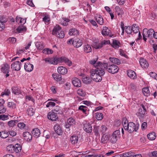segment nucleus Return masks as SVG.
Listing matches in <instances>:
<instances>
[{
	"mask_svg": "<svg viewBox=\"0 0 157 157\" xmlns=\"http://www.w3.org/2000/svg\"><path fill=\"white\" fill-rule=\"evenodd\" d=\"M95 65V68L92 69L90 71V77L94 81L98 82H101L103 76L105 73V69L107 67V63H99Z\"/></svg>",
	"mask_w": 157,
	"mask_h": 157,
	"instance_id": "obj_1",
	"label": "nucleus"
},
{
	"mask_svg": "<svg viewBox=\"0 0 157 157\" xmlns=\"http://www.w3.org/2000/svg\"><path fill=\"white\" fill-rule=\"evenodd\" d=\"M122 125L124 129L128 131L130 133L134 131H137L139 127L138 123L136 125L132 122H130L128 123L127 120L122 123Z\"/></svg>",
	"mask_w": 157,
	"mask_h": 157,
	"instance_id": "obj_2",
	"label": "nucleus"
},
{
	"mask_svg": "<svg viewBox=\"0 0 157 157\" xmlns=\"http://www.w3.org/2000/svg\"><path fill=\"white\" fill-rule=\"evenodd\" d=\"M58 62H64L67 65L70 66L72 64L71 61L65 57H61L60 58H51V62L50 64H57Z\"/></svg>",
	"mask_w": 157,
	"mask_h": 157,
	"instance_id": "obj_3",
	"label": "nucleus"
},
{
	"mask_svg": "<svg viewBox=\"0 0 157 157\" xmlns=\"http://www.w3.org/2000/svg\"><path fill=\"white\" fill-rule=\"evenodd\" d=\"M52 34L55 35L57 37L60 38H63L64 36L63 32L61 30V28L58 25H56L52 31Z\"/></svg>",
	"mask_w": 157,
	"mask_h": 157,
	"instance_id": "obj_4",
	"label": "nucleus"
},
{
	"mask_svg": "<svg viewBox=\"0 0 157 157\" xmlns=\"http://www.w3.org/2000/svg\"><path fill=\"white\" fill-rule=\"evenodd\" d=\"M120 132L119 130L115 131L109 137V141L112 144L115 143L120 138Z\"/></svg>",
	"mask_w": 157,
	"mask_h": 157,
	"instance_id": "obj_5",
	"label": "nucleus"
},
{
	"mask_svg": "<svg viewBox=\"0 0 157 157\" xmlns=\"http://www.w3.org/2000/svg\"><path fill=\"white\" fill-rule=\"evenodd\" d=\"M154 32V30L152 29H150L148 30L147 29H144L143 30V36L144 40L146 41L147 40L146 37H151L153 33Z\"/></svg>",
	"mask_w": 157,
	"mask_h": 157,
	"instance_id": "obj_6",
	"label": "nucleus"
},
{
	"mask_svg": "<svg viewBox=\"0 0 157 157\" xmlns=\"http://www.w3.org/2000/svg\"><path fill=\"white\" fill-rule=\"evenodd\" d=\"M106 66V69H107V71L109 73L114 74L118 71L119 68L115 64H112L110 65L107 63V65Z\"/></svg>",
	"mask_w": 157,
	"mask_h": 157,
	"instance_id": "obj_7",
	"label": "nucleus"
},
{
	"mask_svg": "<svg viewBox=\"0 0 157 157\" xmlns=\"http://www.w3.org/2000/svg\"><path fill=\"white\" fill-rule=\"evenodd\" d=\"M75 121L73 118L71 117L68 119L65 125V127L66 128V131H69L70 130V126L75 125Z\"/></svg>",
	"mask_w": 157,
	"mask_h": 157,
	"instance_id": "obj_8",
	"label": "nucleus"
},
{
	"mask_svg": "<svg viewBox=\"0 0 157 157\" xmlns=\"http://www.w3.org/2000/svg\"><path fill=\"white\" fill-rule=\"evenodd\" d=\"M21 63L20 62L16 61L14 62L11 65V68L16 71H18L21 69Z\"/></svg>",
	"mask_w": 157,
	"mask_h": 157,
	"instance_id": "obj_9",
	"label": "nucleus"
},
{
	"mask_svg": "<svg viewBox=\"0 0 157 157\" xmlns=\"http://www.w3.org/2000/svg\"><path fill=\"white\" fill-rule=\"evenodd\" d=\"M47 117L48 119L52 121H56L58 118L57 115L52 111L48 113Z\"/></svg>",
	"mask_w": 157,
	"mask_h": 157,
	"instance_id": "obj_10",
	"label": "nucleus"
},
{
	"mask_svg": "<svg viewBox=\"0 0 157 157\" xmlns=\"http://www.w3.org/2000/svg\"><path fill=\"white\" fill-rule=\"evenodd\" d=\"M110 32V31L108 27L105 26L103 27V29L101 31V33L103 36H109L110 37H112L113 35L111 34Z\"/></svg>",
	"mask_w": 157,
	"mask_h": 157,
	"instance_id": "obj_11",
	"label": "nucleus"
},
{
	"mask_svg": "<svg viewBox=\"0 0 157 157\" xmlns=\"http://www.w3.org/2000/svg\"><path fill=\"white\" fill-rule=\"evenodd\" d=\"M83 129L86 132L90 133L92 131V126L89 123L86 122L83 124Z\"/></svg>",
	"mask_w": 157,
	"mask_h": 157,
	"instance_id": "obj_12",
	"label": "nucleus"
},
{
	"mask_svg": "<svg viewBox=\"0 0 157 157\" xmlns=\"http://www.w3.org/2000/svg\"><path fill=\"white\" fill-rule=\"evenodd\" d=\"M82 40L78 38H76L74 39V46L76 48H78L81 47L82 44Z\"/></svg>",
	"mask_w": 157,
	"mask_h": 157,
	"instance_id": "obj_13",
	"label": "nucleus"
},
{
	"mask_svg": "<svg viewBox=\"0 0 157 157\" xmlns=\"http://www.w3.org/2000/svg\"><path fill=\"white\" fill-rule=\"evenodd\" d=\"M10 67L7 63L2 64L1 68L2 71L4 73H8L10 71Z\"/></svg>",
	"mask_w": 157,
	"mask_h": 157,
	"instance_id": "obj_14",
	"label": "nucleus"
},
{
	"mask_svg": "<svg viewBox=\"0 0 157 157\" xmlns=\"http://www.w3.org/2000/svg\"><path fill=\"white\" fill-rule=\"evenodd\" d=\"M72 83L76 87H79L81 86V81L76 78H74L72 79Z\"/></svg>",
	"mask_w": 157,
	"mask_h": 157,
	"instance_id": "obj_15",
	"label": "nucleus"
},
{
	"mask_svg": "<svg viewBox=\"0 0 157 157\" xmlns=\"http://www.w3.org/2000/svg\"><path fill=\"white\" fill-rule=\"evenodd\" d=\"M139 62L140 66L142 68H147L149 66L148 63L144 58H140Z\"/></svg>",
	"mask_w": 157,
	"mask_h": 157,
	"instance_id": "obj_16",
	"label": "nucleus"
},
{
	"mask_svg": "<svg viewBox=\"0 0 157 157\" xmlns=\"http://www.w3.org/2000/svg\"><path fill=\"white\" fill-rule=\"evenodd\" d=\"M54 129L56 132L59 135L62 134L63 131L60 125L58 124H55L54 127Z\"/></svg>",
	"mask_w": 157,
	"mask_h": 157,
	"instance_id": "obj_17",
	"label": "nucleus"
},
{
	"mask_svg": "<svg viewBox=\"0 0 157 157\" xmlns=\"http://www.w3.org/2000/svg\"><path fill=\"white\" fill-rule=\"evenodd\" d=\"M33 65L31 64L29 62H27L25 63L24 68L25 70L28 72L32 71L33 69Z\"/></svg>",
	"mask_w": 157,
	"mask_h": 157,
	"instance_id": "obj_18",
	"label": "nucleus"
},
{
	"mask_svg": "<svg viewBox=\"0 0 157 157\" xmlns=\"http://www.w3.org/2000/svg\"><path fill=\"white\" fill-rule=\"evenodd\" d=\"M58 73L61 75H65L67 72V69L63 66H60L58 67L57 68Z\"/></svg>",
	"mask_w": 157,
	"mask_h": 157,
	"instance_id": "obj_19",
	"label": "nucleus"
},
{
	"mask_svg": "<svg viewBox=\"0 0 157 157\" xmlns=\"http://www.w3.org/2000/svg\"><path fill=\"white\" fill-rule=\"evenodd\" d=\"M24 139L28 141H30L32 139L31 135L28 132H25L23 134Z\"/></svg>",
	"mask_w": 157,
	"mask_h": 157,
	"instance_id": "obj_20",
	"label": "nucleus"
},
{
	"mask_svg": "<svg viewBox=\"0 0 157 157\" xmlns=\"http://www.w3.org/2000/svg\"><path fill=\"white\" fill-rule=\"evenodd\" d=\"M32 133L33 137L38 138L40 135V130L37 128H35L32 130Z\"/></svg>",
	"mask_w": 157,
	"mask_h": 157,
	"instance_id": "obj_21",
	"label": "nucleus"
},
{
	"mask_svg": "<svg viewBox=\"0 0 157 157\" xmlns=\"http://www.w3.org/2000/svg\"><path fill=\"white\" fill-rule=\"evenodd\" d=\"M127 75L130 78L135 79L136 78V75L135 71L131 70L127 71Z\"/></svg>",
	"mask_w": 157,
	"mask_h": 157,
	"instance_id": "obj_22",
	"label": "nucleus"
},
{
	"mask_svg": "<svg viewBox=\"0 0 157 157\" xmlns=\"http://www.w3.org/2000/svg\"><path fill=\"white\" fill-rule=\"evenodd\" d=\"M4 102V100L3 99H0V114L4 113L6 111V108L3 106Z\"/></svg>",
	"mask_w": 157,
	"mask_h": 157,
	"instance_id": "obj_23",
	"label": "nucleus"
},
{
	"mask_svg": "<svg viewBox=\"0 0 157 157\" xmlns=\"http://www.w3.org/2000/svg\"><path fill=\"white\" fill-rule=\"evenodd\" d=\"M109 135L105 134L102 136L101 138V142L104 144L106 143L109 140Z\"/></svg>",
	"mask_w": 157,
	"mask_h": 157,
	"instance_id": "obj_24",
	"label": "nucleus"
},
{
	"mask_svg": "<svg viewBox=\"0 0 157 157\" xmlns=\"http://www.w3.org/2000/svg\"><path fill=\"white\" fill-rule=\"evenodd\" d=\"M145 113V111H143L141 108H140L136 114L138 117H139L140 118L142 119L144 117Z\"/></svg>",
	"mask_w": 157,
	"mask_h": 157,
	"instance_id": "obj_25",
	"label": "nucleus"
},
{
	"mask_svg": "<svg viewBox=\"0 0 157 157\" xmlns=\"http://www.w3.org/2000/svg\"><path fill=\"white\" fill-rule=\"evenodd\" d=\"M95 18L98 24L101 25H103L104 21L102 16L98 15L96 16Z\"/></svg>",
	"mask_w": 157,
	"mask_h": 157,
	"instance_id": "obj_26",
	"label": "nucleus"
},
{
	"mask_svg": "<svg viewBox=\"0 0 157 157\" xmlns=\"http://www.w3.org/2000/svg\"><path fill=\"white\" fill-rule=\"evenodd\" d=\"M78 141V137L76 135H73L70 138V141L72 144H76Z\"/></svg>",
	"mask_w": 157,
	"mask_h": 157,
	"instance_id": "obj_27",
	"label": "nucleus"
},
{
	"mask_svg": "<svg viewBox=\"0 0 157 157\" xmlns=\"http://www.w3.org/2000/svg\"><path fill=\"white\" fill-rule=\"evenodd\" d=\"M69 34L70 36H77L79 34L78 30L75 29H70L69 31Z\"/></svg>",
	"mask_w": 157,
	"mask_h": 157,
	"instance_id": "obj_28",
	"label": "nucleus"
},
{
	"mask_svg": "<svg viewBox=\"0 0 157 157\" xmlns=\"http://www.w3.org/2000/svg\"><path fill=\"white\" fill-rule=\"evenodd\" d=\"M109 59L113 63L119 65L121 63L120 61L118 58L115 57H110Z\"/></svg>",
	"mask_w": 157,
	"mask_h": 157,
	"instance_id": "obj_29",
	"label": "nucleus"
},
{
	"mask_svg": "<svg viewBox=\"0 0 157 157\" xmlns=\"http://www.w3.org/2000/svg\"><path fill=\"white\" fill-rule=\"evenodd\" d=\"M26 30V27L23 26H19L16 29V30L18 33H22L25 32Z\"/></svg>",
	"mask_w": 157,
	"mask_h": 157,
	"instance_id": "obj_30",
	"label": "nucleus"
},
{
	"mask_svg": "<svg viewBox=\"0 0 157 157\" xmlns=\"http://www.w3.org/2000/svg\"><path fill=\"white\" fill-rule=\"evenodd\" d=\"M93 131L95 135L96 136L100 135V127L99 126H95L93 130Z\"/></svg>",
	"mask_w": 157,
	"mask_h": 157,
	"instance_id": "obj_31",
	"label": "nucleus"
},
{
	"mask_svg": "<svg viewBox=\"0 0 157 157\" xmlns=\"http://www.w3.org/2000/svg\"><path fill=\"white\" fill-rule=\"evenodd\" d=\"M84 52L86 53L90 52L92 51V48L88 44L84 45Z\"/></svg>",
	"mask_w": 157,
	"mask_h": 157,
	"instance_id": "obj_32",
	"label": "nucleus"
},
{
	"mask_svg": "<svg viewBox=\"0 0 157 157\" xmlns=\"http://www.w3.org/2000/svg\"><path fill=\"white\" fill-rule=\"evenodd\" d=\"M147 137L148 139L150 140H154L156 138V135L154 132H152L148 134Z\"/></svg>",
	"mask_w": 157,
	"mask_h": 157,
	"instance_id": "obj_33",
	"label": "nucleus"
},
{
	"mask_svg": "<svg viewBox=\"0 0 157 157\" xmlns=\"http://www.w3.org/2000/svg\"><path fill=\"white\" fill-rule=\"evenodd\" d=\"M52 111L53 112L57 115L58 114H61L62 113V111L61 110L60 107L58 106H56L54 108V109L52 110Z\"/></svg>",
	"mask_w": 157,
	"mask_h": 157,
	"instance_id": "obj_34",
	"label": "nucleus"
},
{
	"mask_svg": "<svg viewBox=\"0 0 157 157\" xmlns=\"http://www.w3.org/2000/svg\"><path fill=\"white\" fill-rule=\"evenodd\" d=\"M95 114V115L96 118L98 120H101L103 117V116L102 113L100 112H97Z\"/></svg>",
	"mask_w": 157,
	"mask_h": 157,
	"instance_id": "obj_35",
	"label": "nucleus"
},
{
	"mask_svg": "<svg viewBox=\"0 0 157 157\" xmlns=\"http://www.w3.org/2000/svg\"><path fill=\"white\" fill-rule=\"evenodd\" d=\"M52 76L54 79L57 81H59L62 80V76L57 74H53Z\"/></svg>",
	"mask_w": 157,
	"mask_h": 157,
	"instance_id": "obj_36",
	"label": "nucleus"
},
{
	"mask_svg": "<svg viewBox=\"0 0 157 157\" xmlns=\"http://www.w3.org/2000/svg\"><path fill=\"white\" fill-rule=\"evenodd\" d=\"M37 48L39 50H42L44 47L43 44L40 42H37L35 44Z\"/></svg>",
	"mask_w": 157,
	"mask_h": 157,
	"instance_id": "obj_37",
	"label": "nucleus"
},
{
	"mask_svg": "<svg viewBox=\"0 0 157 157\" xmlns=\"http://www.w3.org/2000/svg\"><path fill=\"white\" fill-rule=\"evenodd\" d=\"M14 145L13 144L9 145L7 147V150L10 153H12L14 152Z\"/></svg>",
	"mask_w": 157,
	"mask_h": 157,
	"instance_id": "obj_38",
	"label": "nucleus"
},
{
	"mask_svg": "<svg viewBox=\"0 0 157 157\" xmlns=\"http://www.w3.org/2000/svg\"><path fill=\"white\" fill-rule=\"evenodd\" d=\"M12 90V93L16 95H18L21 93L20 90L17 87H13Z\"/></svg>",
	"mask_w": 157,
	"mask_h": 157,
	"instance_id": "obj_39",
	"label": "nucleus"
},
{
	"mask_svg": "<svg viewBox=\"0 0 157 157\" xmlns=\"http://www.w3.org/2000/svg\"><path fill=\"white\" fill-rule=\"evenodd\" d=\"M132 31L134 33H136L139 31V28L136 24H134L132 25Z\"/></svg>",
	"mask_w": 157,
	"mask_h": 157,
	"instance_id": "obj_40",
	"label": "nucleus"
},
{
	"mask_svg": "<svg viewBox=\"0 0 157 157\" xmlns=\"http://www.w3.org/2000/svg\"><path fill=\"white\" fill-rule=\"evenodd\" d=\"M14 152L18 153L20 152L21 149V145L18 144H16L14 145Z\"/></svg>",
	"mask_w": 157,
	"mask_h": 157,
	"instance_id": "obj_41",
	"label": "nucleus"
},
{
	"mask_svg": "<svg viewBox=\"0 0 157 157\" xmlns=\"http://www.w3.org/2000/svg\"><path fill=\"white\" fill-rule=\"evenodd\" d=\"M34 113V110L32 107H30L27 110V113L28 115L31 116H33Z\"/></svg>",
	"mask_w": 157,
	"mask_h": 157,
	"instance_id": "obj_42",
	"label": "nucleus"
},
{
	"mask_svg": "<svg viewBox=\"0 0 157 157\" xmlns=\"http://www.w3.org/2000/svg\"><path fill=\"white\" fill-rule=\"evenodd\" d=\"M42 52L44 54L49 55L52 54L53 51L52 49L48 48H46L43 50Z\"/></svg>",
	"mask_w": 157,
	"mask_h": 157,
	"instance_id": "obj_43",
	"label": "nucleus"
},
{
	"mask_svg": "<svg viewBox=\"0 0 157 157\" xmlns=\"http://www.w3.org/2000/svg\"><path fill=\"white\" fill-rule=\"evenodd\" d=\"M120 42L117 40H113V47L116 48H118L119 47V44H120Z\"/></svg>",
	"mask_w": 157,
	"mask_h": 157,
	"instance_id": "obj_44",
	"label": "nucleus"
},
{
	"mask_svg": "<svg viewBox=\"0 0 157 157\" xmlns=\"http://www.w3.org/2000/svg\"><path fill=\"white\" fill-rule=\"evenodd\" d=\"M18 123L17 120H11L9 121L8 123V125L10 127H13Z\"/></svg>",
	"mask_w": 157,
	"mask_h": 157,
	"instance_id": "obj_45",
	"label": "nucleus"
},
{
	"mask_svg": "<svg viewBox=\"0 0 157 157\" xmlns=\"http://www.w3.org/2000/svg\"><path fill=\"white\" fill-rule=\"evenodd\" d=\"M142 91L144 95L146 96H148L149 95V90L148 88L147 87L143 88Z\"/></svg>",
	"mask_w": 157,
	"mask_h": 157,
	"instance_id": "obj_46",
	"label": "nucleus"
},
{
	"mask_svg": "<svg viewBox=\"0 0 157 157\" xmlns=\"http://www.w3.org/2000/svg\"><path fill=\"white\" fill-rule=\"evenodd\" d=\"M123 157H128L129 156H132L134 154V153L133 152L129 151L127 152H125L123 154H122Z\"/></svg>",
	"mask_w": 157,
	"mask_h": 157,
	"instance_id": "obj_47",
	"label": "nucleus"
},
{
	"mask_svg": "<svg viewBox=\"0 0 157 157\" xmlns=\"http://www.w3.org/2000/svg\"><path fill=\"white\" fill-rule=\"evenodd\" d=\"M8 132L6 133L4 131H2L1 132L0 131V137L2 138H6L8 136Z\"/></svg>",
	"mask_w": 157,
	"mask_h": 157,
	"instance_id": "obj_48",
	"label": "nucleus"
},
{
	"mask_svg": "<svg viewBox=\"0 0 157 157\" xmlns=\"http://www.w3.org/2000/svg\"><path fill=\"white\" fill-rule=\"evenodd\" d=\"M82 81L85 84H89L90 83L91 80L90 77H86L83 78Z\"/></svg>",
	"mask_w": 157,
	"mask_h": 157,
	"instance_id": "obj_49",
	"label": "nucleus"
},
{
	"mask_svg": "<svg viewBox=\"0 0 157 157\" xmlns=\"http://www.w3.org/2000/svg\"><path fill=\"white\" fill-rule=\"evenodd\" d=\"M125 32L128 34H130L132 32V27L129 26L125 27Z\"/></svg>",
	"mask_w": 157,
	"mask_h": 157,
	"instance_id": "obj_50",
	"label": "nucleus"
},
{
	"mask_svg": "<svg viewBox=\"0 0 157 157\" xmlns=\"http://www.w3.org/2000/svg\"><path fill=\"white\" fill-rule=\"evenodd\" d=\"M107 130V127L105 125H102L100 127V133L102 134L105 133L106 131Z\"/></svg>",
	"mask_w": 157,
	"mask_h": 157,
	"instance_id": "obj_51",
	"label": "nucleus"
},
{
	"mask_svg": "<svg viewBox=\"0 0 157 157\" xmlns=\"http://www.w3.org/2000/svg\"><path fill=\"white\" fill-rule=\"evenodd\" d=\"M77 93L79 96L82 97H83L85 95L84 92L82 89H78L77 91Z\"/></svg>",
	"mask_w": 157,
	"mask_h": 157,
	"instance_id": "obj_52",
	"label": "nucleus"
},
{
	"mask_svg": "<svg viewBox=\"0 0 157 157\" xmlns=\"http://www.w3.org/2000/svg\"><path fill=\"white\" fill-rule=\"evenodd\" d=\"M94 47L96 49H98L101 48L103 46V44L101 43H96L94 45Z\"/></svg>",
	"mask_w": 157,
	"mask_h": 157,
	"instance_id": "obj_53",
	"label": "nucleus"
},
{
	"mask_svg": "<svg viewBox=\"0 0 157 157\" xmlns=\"http://www.w3.org/2000/svg\"><path fill=\"white\" fill-rule=\"evenodd\" d=\"M97 60V59H94L90 61V63L91 64L93 65L95 67V65H97V64H98L99 63H102L101 62H98L96 63V62Z\"/></svg>",
	"mask_w": 157,
	"mask_h": 157,
	"instance_id": "obj_54",
	"label": "nucleus"
},
{
	"mask_svg": "<svg viewBox=\"0 0 157 157\" xmlns=\"http://www.w3.org/2000/svg\"><path fill=\"white\" fill-rule=\"evenodd\" d=\"M78 109L82 111L83 113H85L87 109V108L86 106L81 105L79 107Z\"/></svg>",
	"mask_w": 157,
	"mask_h": 157,
	"instance_id": "obj_55",
	"label": "nucleus"
},
{
	"mask_svg": "<svg viewBox=\"0 0 157 157\" xmlns=\"http://www.w3.org/2000/svg\"><path fill=\"white\" fill-rule=\"evenodd\" d=\"M7 106L10 108H13L15 107V105L14 103L13 102H9L8 103Z\"/></svg>",
	"mask_w": 157,
	"mask_h": 157,
	"instance_id": "obj_56",
	"label": "nucleus"
},
{
	"mask_svg": "<svg viewBox=\"0 0 157 157\" xmlns=\"http://www.w3.org/2000/svg\"><path fill=\"white\" fill-rule=\"evenodd\" d=\"M150 76L157 80V74L155 72H151L150 73Z\"/></svg>",
	"mask_w": 157,
	"mask_h": 157,
	"instance_id": "obj_57",
	"label": "nucleus"
},
{
	"mask_svg": "<svg viewBox=\"0 0 157 157\" xmlns=\"http://www.w3.org/2000/svg\"><path fill=\"white\" fill-rule=\"evenodd\" d=\"M10 94V92L8 89H6L4 92H3L1 94L2 96H3L4 95H9Z\"/></svg>",
	"mask_w": 157,
	"mask_h": 157,
	"instance_id": "obj_58",
	"label": "nucleus"
},
{
	"mask_svg": "<svg viewBox=\"0 0 157 157\" xmlns=\"http://www.w3.org/2000/svg\"><path fill=\"white\" fill-rule=\"evenodd\" d=\"M64 21L61 24L64 26H66L68 24V22L70 21V20L66 18H63Z\"/></svg>",
	"mask_w": 157,
	"mask_h": 157,
	"instance_id": "obj_59",
	"label": "nucleus"
},
{
	"mask_svg": "<svg viewBox=\"0 0 157 157\" xmlns=\"http://www.w3.org/2000/svg\"><path fill=\"white\" fill-rule=\"evenodd\" d=\"M9 118L8 115L2 114L0 115V119L4 121L7 120Z\"/></svg>",
	"mask_w": 157,
	"mask_h": 157,
	"instance_id": "obj_60",
	"label": "nucleus"
},
{
	"mask_svg": "<svg viewBox=\"0 0 157 157\" xmlns=\"http://www.w3.org/2000/svg\"><path fill=\"white\" fill-rule=\"evenodd\" d=\"M55 103L52 102H49L46 105L47 107H53L55 105Z\"/></svg>",
	"mask_w": 157,
	"mask_h": 157,
	"instance_id": "obj_61",
	"label": "nucleus"
},
{
	"mask_svg": "<svg viewBox=\"0 0 157 157\" xmlns=\"http://www.w3.org/2000/svg\"><path fill=\"white\" fill-rule=\"evenodd\" d=\"M18 127L21 129H23L25 126V124L23 123L20 122L18 123L17 124Z\"/></svg>",
	"mask_w": 157,
	"mask_h": 157,
	"instance_id": "obj_62",
	"label": "nucleus"
},
{
	"mask_svg": "<svg viewBox=\"0 0 157 157\" xmlns=\"http://www.w3.org/2000/svg\"><path fill=\"white\" fill-rule=\"evenodd\" d=\"M147 127V123L146 122H144L142 124L141 128L142 130H144Z\"/></svg>",
	"mask_w": 157,
	"mask_h": 157,
	"instance_id": "obj_63",
	"label": "nucleus"
},
{
	"mask_svg": "<svg viewBox=\"0 0 157 157\" xmlns=\"http://www.w3.org/2000/svg\"><path fill=\"white\" fill-rule=\"evenodd\" d=\"M9 41L12 43H14L16 42V38L13 37H10L9 38Z\"/></svg>",
	"mask_w": 157,
	"mask_h": 157,
	"instance_id": "obj_64",
	"label": "nucleus"
}]
</instances>
